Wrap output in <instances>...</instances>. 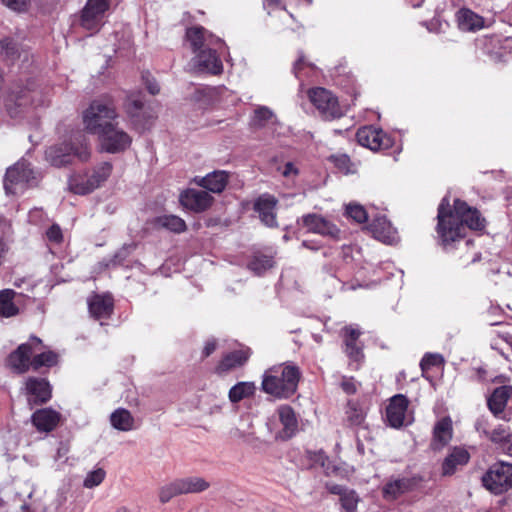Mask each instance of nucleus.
Instances as JSON below:
<instances>
[{
  "mask_svg": "<svg viewBox=\"0 0 512 512\" xmlns=\"http://www.w3.org/2000/svg\"><path fill=\"white\" fill-rule=\"evenodd\" d=\"M458 27L463 31H475L483 27V18L469 9H461L456 14Z\"/></svg>",
  "mask_w": 512,
  "mask_h": 512,
  "instance_id": "obj_30",
  "label": "nucleus"
},
{
  "mask_svg": "<svg viewBox=\"0 0 512 512\" xmlns=\"http://www.w3.org/2000/svg\"><path fill=\"white\" fill-rule=\"evenodd\" d=\"M157 223L172 232L181 233L186 230L185 221L175 215H164L157 218Z\"/></svg>",
  "mask_w": 512,
  "mask_h": 512,
  "instance_id": "obj_39",
  "label": "nucleus"
},
{
  "mask_svg": "<svg viewBox=\"0 0 512 512\" xmlns=\"http://www.w3.org/2000/svg\"><path fill=\"white\" fill-rule=\"evenodd\" d=\"M334 493L340 494V501L344 512H355L359 502V498L355 491L352 490H336L333 489Z\"/></svg>",
  "mask_w": 512,
  "mask_h": 512,
  "instance_id": "obj_40",
  "label": "nucleus"
},
{
  "mask_svg": "<svg viewBox=\"0 0 512 512\" xmlns=\"http://www.w3.org/2000/svg\"><path fill=\"white\" fill-rule=\"evenodd\" d=\"M269 122H271L273 124L278 122L273 111L266 106H258L254 110V115L251 120V125L253 127L261 128V127H264Z\"/></svg>",
  "mask_w": 512,
  "mask_h": 512,
  "instance_id": "obj_36",
  "label": "nucleus"
},
{
  "mask_svg": "<svg viewBox=\"0 0 512 512\" xmlns=\"http://www.w3.org/2000/svg\"><path fill=\"white\" fill-rule=\"evenodd\" d=\"M116 512H128V510L125 507H120Z\"/></svg>",
  "mask_w": 512,
  "mask_h": 512,
  "instance_id": "obj_64",
  "label": "nucleus"
},
{
  "mask_svg": "<svg viewBox=\"0 0 512 512\" xmlns=\"http://www.w3.org/2000/svg\"><path fill=\"white\" fill-rule=\"evenodd\" d=\"M510 398H512V386H501L493 391L488 398V407L495 417L503 413Z\"/></svg>",
  "mask_w": 512,
  "mask_h": 512,
  "instance_id": "obj_27",
  "label": "nucleus"
},
{
  "mask_svg": "<svg viewBox=\"0 0 512 512\" xmlns=\"http://www.w3.org/2000/svg\"><path fill=\"white\" fill-rule=\"evenodd\" d=\"M100 149L107 153H120L130 147L132 143L131 136L117 123L106 126L98 136Z\"/></svg>",
  "mask_w": 512,
  "mask_h": 512,
  "instance_id": "obj_7",
  "label": "nucleus"
},
{
  "mask_svg": "<svg viewBox=\"0 0 512 512\" xmlns=\"http://www.w3.org/2000/svg\"><path fill=\"white\" fill-rule=\"evenodd\" d=\"M16 292L12 289L0 291V316L12 317L18 314L19 309L14 303Z\"/></svg>",
  "mask_w": 512,
  "mask_h": 512,
  "instance_id": "obj_33",
  "label": "nucleus"
},
{
  "mask_svg": "<svg viewBox=\"0 0 512 512\" xmlns=\"http://www.w3.org/2000/svg\"><path fill=\"white\" fill-rule=\"evenodd\" d=\"M264 8L270 14L276 8L285 9V6L281 0H264Z\"/></svg>",
  "mask_w": 512,
  "mask_h": 512,
  "instance_id": "obj_59",
  "label": "nucleus"
},
{
  "mask_svg": "<svg viewBox=\"0 0 512 512\" xmlns=\"http://www.w3.org/2000/svg\"><path fill=\"white\" fill-rule=\"evenodd\" d=\"M87 161L90 158V148L86 136L77 132L69 142L51 146L46 150V159L51 165L62 167L71 164L73 159Z\"/></svg>",
  "mask_w": 512,
  "mask_h": 512,
  "instance_id": "obj_3",
  "label": "nucleus"
},
{
  "mask_svg": "<svg viewBox=\"0 0 512 512\" xmlns=\"http://www.w3.org/2000/svg\"><path fill=\"white\" fill-rule=\"evenodd\" d=\"M142 78L144 80L147 90L152 95H156L159 93V91H160L159 85L157 84L155 79L153 77H151V75L149 73L143 74Z\"/></svg>",
  "mask_w": 512,
  "mask_h": 512,
  "instance_id": "obj_55",
  "label": "nucleus"
},
{
  "mask_svg": "<svg viewBox=\"0 0 512 512\" xmlns=\"http://www.w3.org/2000/svg\"><path fill=\"white\" fill-rule=\"evenodd\" d=\"M179 200L186 209L203 212L211 206L213 197L204 190L188 189L180 194Z\"/></svg>",
  "mask_w": 512,
  "mask_h": 512,
  "instance_id": "obj_17",
  "label": "nucleus"
},
{
  "mask_svg": "<svg viewBox=\"0 0 512 512\" xmlns=\"http://www.w3.org/2000/svg\"><path fill=\"white\" fill-rule=\"evenodd\" d=\"M358 143L370 150L377 151L392 147L393 140L383 130L372 126L360 128L356 133Z\"/></svg>",
  "mask_w": 512,
  "mask_h": 512,
  "instance_id": "obj_10",
  "label": "nucleus"
},
{
  "mask_svg": "<svg viewBox=\"0 0 512 512\" xmlns=\"http://www.w3.org/2000/svg\"><path fill=\"white\" fill-rule=\"evenodd\" d=\"M346 215L357 223H364L368 219L365 208L359 204H348L346 206Z\"/></svg>",
  "mask_w": 512,
  "mask_h": 512,
  "instance_id": "obj_46",
  "label": "nucleus"
},
{
  "mask_svg": "<svg viewBox=\"0 0 512 512\" xmlns=\"http://www.w3.org/2000/svg\"><path fill=\"white\" fill-rule=\"evenodd\" d=\"M374 237L383 243L393 244L397 242V231L392 227L386 217H378L370 224Z\"/></svg>",
  "mask_w": 512,
  "mask_h": 512,
  "instance_id": "obj_26",
  "label": "nucleus"
},
{
  "mask_svg": "<svg viewBox=\"0 0 512 512\" xmlns=\"http://www.w3.org/2000/svg\"><path fill=\"white\" fill-rule=\"evenodd\" d=\"M195 182L213 193H220L227 185L228 173L220 170L213 171L205 177L196 178Z\"/></svg>",
  "mask_w": 512,
  "mask_h": 512,
  "instance_id": "obj_28",
  "label": "nucleus"
},
{
  "mask_svg": "<svg viewBox=\"0 0 512 512\" xmlns=\"http://www.w3.org/2000/svg\"><path fill=\"white\" fill-rule=\"evenodd\" d=\"M193 63L198 72L217 75L221 74L223 71V64L217 52L211 47L204 48L197 52L193 58Z\"/></svg>",
  "mask_w": 512,
  "mask_h": 512,
  "instance_id": "obj_16",
  "label": "nucleus"
},
{
  "mask_svg": "<svg viewBox=\"0 0 512 512\" xmlns=\"http://www.w3.org/2000/svg\"><path fill=\"white\" fill-rule=\"evenodd\" d=\"M511 433L504 425H499L490 431L487 436L492 442L498 443L499 445L510 437Z\"/></svg>",
  "mask_w": 512,
  "mask_h": 512,
  "instance_id": "obj_51",
  "label": "nucleus"
},
{
  "mask_svg": "<svg viewBox=\"0 0 512 512\" xmlns=\"http://www.w3.org/2000/svg\"><path fill=\"white\" fill-rule=\"evenodd\" d=\"M125 109L132 118H139L143 109V102L139 97L131 96L126 101Z\"/></svg>",
  "mask_w": 512,
  "mask_h": 512,
  "instance_id": "obj_49",
  "label": "nucleus"
},
{
  "mask_svg": "<svg viewBox=\"0 0 512 512\" xmlns=\"http://www.w3.org/2000/svg\"><path fill=\"white\" fill-rule=\"evenodd\" d=\"M182 494L199 493L209 487V483L201 477H186L178 479Z\"/></svg>",
  "mask_w": 512,
  "mask_h": 512,
  "instance_id": "obj_35",
  "label": "nucleus"
},
{
  "mask_svg": "<svg viewBox=\"0 0 512 512\" xmlns=\"http://www.w3.org/2000/svg\"><path fill=\"white\" fill-rule=\"evenodd\" d=\"M500 448L504 453H506L509 456H512V433L510 437H508L500 444Z\"/></svg>",
  "mask_w": 512,
  "mask_h": 512,
  "instance_id": "obj_60",
  "label": "nucleus"
},
{
  "mask_svg": "<svg viewBox=\"0 0 512 512\" xmlns=\"http://www.w3.org/2000/svg\"><path fill=\"white\" fill-rule=\"evenodd\" d=\"M32 423L39 432H51L59 424L61 414L52 408H43L36 410L32 414Z\"/></svg>",
  "mask_w": 512,
  "mask_h": 512,
  "instance_id": "obj_22",
  "label": "nucleus"
},
{
  "mask_svg": "<svg viewBox=\"0 0 512 512\" xmlns=\"http://www.w3.org/2000/svg\"><path fill=\"white\" fill-rule=\"evenodd\" d=\"M135 249V245L128 244L124 245L120 248L112 259H110L107 263H105L106 267H115L117 265H122L125 259L129 256V254Z\"/></svg>",
  "mask_w": 512,
  "mask_h": 512,
  "instance_id": "obj_47",
  "label": "nucleus"
},
{
  "mask_svg": "<svg viewBox=\"0 0 512 512\" xmlns=\"http://www.w3.org/2000/svg\"><path fill=\"white\" fill-rule=\"evenodd\" d=\"M408 404V399L402 394H397L390 399L386 408V421L389 426L400 428L411 423V419L407 415Z\"/></svg>",
  "mask_w": 512,
  "mask_h": 512,
  "instance_id": "obj_11",
  "label": "nucleus"
},
{
  "mask_svg": "<svg viewBox=\"0 0 512 512\" xmlns=\"http://www.w3.org/2000/svg\"><path fill=\"white\" fill-rule=\"evenodd\" d=\"M309 99L320 115L326 120L339 118L343 115L337 97L329 90L317 87L309 91Z\"/></svg>",
  "mask_w": 512,
  "mask_h": 512,
  "instance_id": "obj_9",
  "label": "nucleus"
},
{
  "mask_svg": "<svg viewBox=\"0 0 512 512\" xmlns=\"http://www.w3.org/2000/svg\"><path fill=\"white\" fill-rule=\"evenodd\" d=\"M116 118L115 107L100 100L93 101L83 112L85 130L97 136L102 133V130L106 129V126L112 125Z\"/></svg>",
  "mask_w": 512,
  "mask_h": 512,
  "instance_id": "obj_4",
  "label": "nucleus"
},
{
  "mask_svg": "<svg viewBox=\"0 0 512 512\" xmlns=\"http://www.w3.org/2000/svg\"><path fill=\"white\" fill-rule=\"evenodd\" d=\"M57 363V354L52 351L43 352L37 354L32 359V366L34 369H38L42 366H53Z\"/></svg>",
  "mask_w": 512,
  "mask_h": 512,
  "instance_id": "obj_45",
  "label": "nucleus"
},
{
  "mask_svg": "<svg viewBox=\"0 0 512 512\" xmlns=\"http://www.w3.org/2000/svg\"><path fill=\"white\" fill-rule=\"evenodd\" d=\"M346 421L351 426L363 425L366 417L365 409L356 401L350 400L346 408Z\"/></svg>",
  "mask_w": 512,
  "mask_h": 512,
  "instance_id": "obj_34",
  "label": "nucleus"
},
{
  "mask_svg": "<svg viewBox=\"0 0 512 512\" xmlns=\"http://www.w3.org/2000/svg\"><path fill=\"white\" fill-rule=\"evenodd\" d=\"M412 486L413 482L408 478L391 480L383 487V496L385 499L394 500L409 491Z\"/></svg>",
  "mask_w": 512,
  "mask_h": 512,
  "instance_id": "obj_31",
  "label": "nucleus"
},
{
  "mask_svg": "<svg viewBox=\"0 0 512 512\" xmlns=\"http://www.w3.org/2000/svg\"><path fill=\"white\" fill-rule=\"evenodd\" d=\"M105 475L106 473L102 468H97L93 471H90L84 480V487L91 489L100 485L103 482Z\"/></svg>",
  "mask_w": 512,
  "mask_h": 512,
  "instance_id": "obj_48",
  "label": "nucleus"
},
{
  "mask_svg": "<svg viewBox=\"0 0 512 512\" xmlns=\"http://www.w3.org/2000/svg\"><path fill=\"white\" fill-rule=\"evenodd\" d=\"M40 344L41 340L39 338L31 337L28 343L21 344L17 350L9 355L8 366L17 373L26 372L29 366L32 365V346Z\"/></svg>",
  "mask_w": 512,
  "mask_h": 512,
  "instance_id": "obj_14",
  "label": "nucleus"
},
{
  "mask_svg": "<svg viewBox=\"0 0 512 512\" xmlns=\"http://www.w3.org/2000/svg\"><path fill=\"white\" fill-rule=\"evenodd\" d=\"M1 54L9 61H14L20 57L21 50L18 44L11 38H5L0 41Z\"/></svg>",
  "mask_w": 512,
  "mask_h": 512,
  "instance_id": "obj_42",
  "label": "nucleus"
},
{
  "mask_svg": "<svg viewBox=\"0 0 512 512\" xmlns=\"http://www.w3.org/2000/svg\"><path fill=\"white\" fill-rule=\"evenodd\" d=\"M444 362L443 357L440 354L427 353L424 355L420 362L422 372L429 370L431 367L440 366Z\"/></svg>",
  "mask_w": 512,
  "mask_h": 512,
  "instance_id": "obj_50",
  "label": "nucleus"
},
{
  "mask_svg": "<svg viewBox=\"0 0 512 512\" xmlns=\"http://www.w3.org/2000/svg\"><path fill=\"white\" fill-rule=\"evenodd\" d=\"M276 205V198L268 194L260 196L254 204V209L258 213L261 222L267 227L277 226Z\"/></svg>",
  "mask_w": 512,
  "mask_h": 512,
  "instance_id": "obj_19",
  "label": "nucleus"
},
{
  "mask_svg": "<svg viewBox=\"0 0 512 512\" xmlns=\"http://www.w3.org/2000/svg\"><path fill=\"white\" fill-rule=\"evenodd\" d=\"M178 495H182L181 486L178 479L162 486L159 491V499L162 503H167Z\"/></svg>",
  "mask_w": 512,
  "mask_h": 512,
  "instance_id": "obj_43",
  "label": "nucleus"
},
{
  "mask_svg": "<svg viewBox=\"0 0 512 512\" xmlns=\"http://www.w3.org/2000/svg\"><path fill=\"white\" fill-rule=\"evenodd\" d=\"M449 207V199L444 197L438 207L436 227L438 239L446 250L464 239L466 227L472 230H482L485 227V219L480 212L466 202L456 199L453 210Z\"/></svg>",
  "mask_w": 512,
  "mask_h": 512,
  "instance_id": "obj_1",
  "label": "nucleus"
},
{
  "mask_svg": "<svg viewBox=\"0 0 512 512\" xmlns=\"http://www.w3.org/2000/svg\"><path fill=\"white\" fill-rule=\"evenodd\" d=\"M300 372L297 366L280 364L265 371L262 379V389L265 393L277 398H288L293 395L298 386Z\"/></svg>",
  "mask_w": 512,
  "mask_h": 512,
  "instance_id": "obj_2",
  "label": "nucleus"
},
{
  "mask_svg": "<svg viewBox=\"0 0 512 512\" xmlns=\"http://www.w3.org/2000/svg\"><path fill=\"white\" fill-rule=\"evenodd\" d=\"M302 246L307 248V249H311V250H316L317 249V247L311 245L309 241H303L302 242Z\"/></svg>",
  "mask_w": 512,
  "mask_h": 512,
  "instance_id": "obj_63",
  "label": "nucleus"
},
{
  "mask_svg": "<svg viewBox=\"0 0 512 512\" xmlns=\"http://www.w3.org/2000/svg\"><path fill=\"white\" fill-rule=\"evenodd\" d=\"M35 179L34 172L24 159L18 161L6 171L4 189L7 194H16L32 184Z\"/></svg>",
  "mask_w": 512,
  "mask_h": 512,
  "instance_id": "obj_6",
  "label": "nucleus"
},
{
  "mask_svg": "<svg viewBox=\"0 0 512 512\" xmlns=\"http://www.w3.org/2000/svg\"><path fill=\"white\" fill-rule=\"evenodd\" d=\"M279 421L283 429L277 434V438L287 440L293 437L298 430V421L293 409L288 405H282L277 409Z\"/></svg>",
  "mask_w": 512,
  "mask_h": 512,
  "instance_id": "obj_24",
  "label": "nucleus"
},
{
  "mask_svg": "<svg viewBox=\"0 0 512 512\" xmlns=\"http://www.w3.org/2000/svg\"><path fill=\"white\" fill-rule=\"evenodd\" d=\"M186 38L190 43L193 51L199 52L204 46L206 48L222 44V40L209 33L201 26H195L186 30Z\"/></svg>",
  "mask_w": 512,
  "mask_h": 512,
  "instance_id": "obj_18",
  "label": "nucleus"
},
{
  "mask_svg": "<svg viewBox=\"0 0 512 512\" xmlns=\"http://www.w3.org/2000/svg\"><path fill=\"white\" fill-rule=\"evenodd\" d=\"M453 428L449 417H444L436 422L433 428V438L430 447L434 451L442 450L452 439Z\"/></svg>",
  "mask_w": 512,
  "mask_h": 512,
  "instance_id": "obj_23",
  "label": "nucleus"
},
{
  "mask_svg": "<svg viewBox=\"0 0 512 512\" xmlns=\"http://www.w3.org/2000/svg\"><path fill=\"white\" fill-rule=\"evenodd\" d=\"M344 332V343H345V353L351 360V364L355 363L354 369L359 368V364L362 361L364 355L362 352V347L358 344L357 340L361 335L359 329L354 328L352 326H347L343 329Z\"/></svg>",
  "mask_w": 512,
  "mask_h": 512,
  "instance_id": "obj_21",
  "label": "nucleus"
},
{
  "mask_svg": "<svg viewBox=\"0 0 512 512\" xmlns=\"http://www.w3.org/2000/svg\"><path fill=\"white\" fill-rule=\"evenodd\" d=\"M274 264L273 258L265 255H255L250 261L248 267L256 275L263 274L266 270L270 269Z\"/></svg>",
  "mask_w": 512,
  "mask_h": 512,
  "instance_id": "obj_41",
  "label": "nucleus"
},
{
  "mask_svg": "<svg viewBox=\"0 0 512 512\" xmlns=\"http://www.w3.org/2000/svg\"><path fill=\"white\" fill-rule=\"evenodd\" d=\"M108 8L109 0H88L82 11L81 26L86 30H97Z\"/></svg>",
  "mask_w": 512,
  "mask_h": 512,
  "instance_id": "obj_13",
  "label": "nucleus"
},
{
  "mask_svg": "<svg viewBox=\"0 0 512 512\" xmlns=\"http://www.w3.org/2000/svg\"><path fill=\"white\" fill-rule=\"evenodd\" d=\"M110 422L119 431H130L135 428L133 416L124 408L116 409L110 416Z\"/></svg>",
  "mask_w": 512,
  "mask_h": 512,
  "instance_id": "obj_32",
  "label": "nucleus"
},
{
  "mask_svg": "<svg viewBox=\"0 0 512 512\" xmlns=\"http://www.w3.org/2000/svg\"><path fill=\"white\" fill-rule=\"evenodd\" d=\"M475 428L479 433L484 434L486 437L490 433L489 421L485 417H480L475 422Z\"/></svg>",
  "mask_w": 512,
  "mask_h": 512,
  "instance_id": "obj_57",
  "label": "nucleus"
},
{
  "mask_svg": "<svg viewBox=\"0 0 512 512\" xmlns=\"http://www.w3.org/2000/svg\"><path fill=\"white\" fill-rule=\"evenodd\" d=\"M341 387L347 394H354L357 391V385L353 378H343Z\"/></svg>",
  "mask_w": 512,
  "mask_h": 512,
  "instance_id": "obj_58",
  "label": "nucleus"
},
{
  "mask_svg": "<svg viewBox=\"0 0 512 512\" xmlns=\"http://www.w3.org/2000/svg\"><path fill=\"white\" fill-rule=\"evenodd\" d=\"M230 434L231 437L240 439L254 447H258L260 444H262V441L257 436H255L252 431L244 429L243 426L236 427L235 429L231 430Z\"/></svg>",
  "mask_w": 512,
  "mask_h": 512,
  "instance_id": "obj_44",
  "label": "nucleus"
},
{
  "mask_svg": "<svg viewBox=\"0 0 512 512\" xmlns=\"http://www.w3.org/2000/svg\"><path fill=\"white\" fill-rule=\"evenodd\" d=\"M470 455L466 449L455 447L444 459L442 464V474L452 475L458 466L465 465L469 461Z\"/></svg>",
  "mask_w": 512,
  "mask_h": 512,
  "instance_id": "obj_29",
  "label": "nucleus"
},
{
  "mask_svg": "<svg viewBox=\"0 0 512 512\" xmlns=\"http://www.w3.org/2000/svg\"><path fill=\"white\" fill-rule=\"evenodd\" d=\"M303 63H304V58H303V56H300L298 58V60L295 62L294 68H293L294 73H295L296 76H298V71L300 70V68H301Z\"/></svg>",
  "mask_w": 512,
  "mask_h": 512,
  "instance_id": "obj_62",
  "label": "nucleus"
},
{
  "mask_svg": "<svg viewBox=\"0 0 512 512\" xmlns=\"http://www.w3.org/2000/svg\"><path fill=\"white\" fill-rule=\"evenodd\" d=\"M281 174L286 178H294L299 174V170L293 162H287L281 170Z\"/></svg>",
  "mask_w": 512,
  "mask_h": 512,
  "instance_id": "obj_56",
  "label": "nucleus"
},
{
  "mask_svg": "<svg viewBox=\"0 0 512 512\" xmlns=\"http://www.w3.org/2000/svg\"><path fill=\"white\" fill-rule=\"evenodd\" d=\"M49 241L60 243L63 239L62 230L57 224H53L46 232Z\"/></svg>",
  "mask_w": 512,
  "mask_h": 512,
  "instance_id": "obj_54",
  "label": "nucleus"
},
{
  "mask_svg": "<svg viewBox=\"0 0 512 512\" xmlns=\"http://www.w3.org/2000/svg\"><path fill=\"white\" fill-rule=\"evenodd\" d=\"M215 348H216L215 341L214 340L208 341L205 344V347L203 349L204 357H208L209 355H211L214 352Z\"/></svg>",
  "mask_w": 512,
  "mask_h": 512,
  "instance_id": "obj_61",
  "label": "nucleus"
},
{
  "mask_svg": "<svg viewBox=\"0 0 512 512\" xmlns=\"http://www.w3.org/2000/svg\"><path fill=\"white\" fill-rule=\"evenodd\" d=\"M484 486L494 494H501L512 487V464H494L482 478Z\"/></svg>",
  "mask_w": 512,
  "mask_h": 512,
  "instance_id": "obj_8",
  "label": "nucleus"
},
{
  "mask_svg": "<svg viewBox=\"0 0 512 512\" xmlns=\"http://www.w3.org/2000/svg\"><path fill=\"white\" fill-rule=\"evenodd\" d=\"M1 2L10 10L18 13L28 11L31 4L30 0H1Z\"/></svg>",
  "mask_w": 512,
  "mask_h": 512,
  "instance_id": "obj_52",
  "label": "nucleus"
},
{
  "mask_svg": "<svg viewBox=\"0 0 512 512\" xmlns=\"http://www.w3.org/2000/svg\"><path fill=\"white\" fill-rule=\"evenodd\" d=\"M303 226L310 232L329 237L333 240L341 238V230L331 221L318 214H307L302 217Z\"/></svg>",
  "mask_w": 512,
  "mask_h": 512,
  "instance_id": "obj_12",
  "label": "nucleus"
},
{
  "mask_svg": "<svg viewBox=\"0 0 512 512\" xmlns=\"http://www.w3.org/2000/svg\"><path fill=\"white\" fill-rule=\"evenodd\" d=\"M248 359V353L243 350L233 351L227 354L223 360L221 361L219 368L224 370H229L236 366L242 365Z\"/></svg>",
  "mask_w": 512,
  "mask_h": 512,
  "instance_id": "obj_38",
  "label": "nucleus"
},
{
  "mask_svg": "<svg viewBox=\"0 0 512 512\" xmlns=\"http://www.w3.org/2000/svg\"><path fill=\"white\" fill-rule=\"evenodd\" d=\"M331 160L333 161L335 166L340 171H342L344 173L351 172V169H350L351 162H350V158L347 155L342 154V155H337V156H331Z\"/></svg>",
  "mask_w": 512,
  "mask_h": 512,
  "instance_id": "obj_53",
  "label": "nucleus"
},
{
  "mask_svg": "<svg viewBox=\"0 0 512 512\" xmlns=\"http://www.w3.org/2000/svg\"><path fill=\"white\" fill-rule=\"evenodd\" d=\"M88 308L95 319H106L113 311V299L110 295H93L88 299Z\"/></svg>",
  "mask_w": 512,
  "mask_h": 512,
  "instance_id": "obj_25",
  "label": "nucleus"
},
{
  "mask_svg": "<svg viewBox=\"0 0 512 512\" xmlns=\"http://www.w3.org/2000/svg\"><path fill=\"white\" fill-rule=\"evenodd\" d=\"M112 164L103 162L86 176L73 175L69 178V189L75 194H87L100 187L110 176Z\"/></svg>",
  "mask_w": 512,
  "mask_h": 512,
  "instance_id": "obj_5",
  "label": "nucleus"
},
{
  "mask_svg": "<svg viewBox=\"0 0 512 512\" xmlns=\"http://www.w3.org/2000/svg\"><path fill=\"white\" fill-rule=\"evenodd\" d=\"M31 93H35V91L18 86L11 90L6 98L5 107L12 118L18 117L24 109L33 104Z\"/></svg>",
  "mask_w": 512,
  "mask_h": 512,
  "instance_id": "obj_15",
  "label": "nucleus"
},
{
  "mask_svg": "<svg viewBox=\"0 0 512 512\" xmlns=\"http://www.w3.org/2000/svg\"><path fill=\"white\" fill-rule=\"evenodd\" d=\"M26 390L29 395L28 402L30 404H42L51 398V386L47 380L42 378H28Z\"/></svg>",
  "mask_w": 512,
  "mask_h": 512,
  "instance_id": "obj_20",
  "label": "nucleus"
},
{
  "mask_svg": "<svg viewBox=\"0 0 512 512\" xmlns=\"http://www.w3.org/2000/svg\"><path fill=\"white\" fill-rule=\"evenodd\" d=\"M255 392V385L252 382H239L229 390V399L233 403H237L244 398L253 395Z\"/></svg>",
  "mask_w": 512,
  "mask_h": 512,
  "instance_id": "obj_37",
  "label": "nucleus"
}]
</instances>
